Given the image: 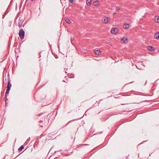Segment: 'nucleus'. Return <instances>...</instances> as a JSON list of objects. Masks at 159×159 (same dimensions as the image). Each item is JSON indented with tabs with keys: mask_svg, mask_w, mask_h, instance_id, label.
I'll list each match as a JSON object with an SVG mask.
<instances>
[{
	"mask_svg": "<svg viewBox=\"0 0 159 159\" xmlns=\"http://www.w3.org/2000/svg\"><path fill=\"white\" fill-rule=\"evenodd\" d=\"M19 37L21 39H23L24 38L25 32L22 29H20L19 33Z\"/></svg>",
	"mask_w": 159,
	"mask_h": 159,
	"instance_id": "f257e3e1",
	"label": "nucleus"
},
{
	"mask_svg": "<svg viewBox=\"0 0 159 159\" xmlns=\"http://www.w3.org/2000/svg\"><path fill=\"white\" fill-rule=\"evenodd\" d=\"M118 31V29L116 28H112L111 30V32L112 34H116Z\"/></svg>",
	"mask_w": 159,
	"mask_h": 159,
	"instance_id": "f03ea898",
	"label": "nucleus"
},
{
	"mask_svg": "<svg viewBox=\"0 0 159 159\" xmlns=\"http://www.w3.org/2000/svg\"><path fill=\"white\" fill-rule=\"evenodd\" d=\"M23 22V20L22 19L20 20L18 23V26L20 28H21L22 26V24Z\"/></svg>",
	"mask_w": 159,
	"mask_h": 159,
	"instance_id": "7ed1b4c3",
	"label": "nucleus"
},
{
	"mask_svg": "<svg viewBox=\"0 0 159 159\" xmlns=\"http://www.w3.org/2000/svg\"><path fill=\"white\" fill-rule=\"evenodd\" d=\"M109 18L108 17H106L105 18H104V21L103 22V23L107 24L108 22V20H109Z\"/></svg>",
	"mask_w": 159,
	"mask_h": 159,
	"instance_id": "20e7f679",
	"label": "nucleus"
},
{
	"mask_svg": "<svg viewBox=\"0 0 159 159\" xmlns=\"http://www.w3.org/2000/svg\"><path fill=\"white\" fill-rule=\"evenodd\" d=\"M154 20L156 23H158L159 22V16H155Z\"/></svg>",
	"mask_w": 159,
	"mask_h": 159,
	"instance_id": "39448f33",
	"label": "nucleus"
},
{
	"mask_svg": "<svg viewBox=\"0 0 159 159\" xmlns=\"http://www.w3.org/2000/svg\"><path fill=\"white\" fill-rule=\"evenodd\" d=\"M121 40L125 43H127L128 42V39L127 38H122L121 39Z\"/></svg>",
	"mask_w": 159,
	"mask_h": 159,
	"instance_id": "423d86ee",
	"label": "nucleus"
},
{
	"mask_svg": "<svg viewBox=\"0 0 159 159\" xmlns=\"http://www.w3.org/2000/svg\"><path fill=\"white\" fill-rule=\"evenodd\" d=\"M129 25L128 24H125L123 26L124 28L125 29H128L129 27Z\"/></svg>",
	"mask_w": 159,
	"mask_h": 159,
	"instance_id": "0eeeda50",
	"label": "nucleus"
},
{
	"mask_svg": "<svg viewBox=\"0 0 159 159\" xmlns=\"http://www.w3.org/2000/svg\"><path fill=\"white\" fill-rule=\"evenodd\" d=\"M148 49L149 51H153L154 48L153 47L149 46L148 47Z\"/></svg>",
	"mask_w": 159,
	"mask_h": 159,
	"instance_id": "6e6552de",
	"label": "nucleus"
},
{
	"mask_svg": "<svg viewBox=\"0 0 159 159\" xmlns=\"http://www.w3.org/2000/svg\"><path fill=\"white\" fill-rule=\"evenodd\" d=\"M100 52V50L99 49H98L95 51V54L97 55H99Z\"/></svg>",
	"mask_w": 159,
	"mask_h": 159,
	"instance_id": "1a4fd4ad",
	"label": "nucleus"
},
{
	"mask_svg": "<svg viewBox=\"0 0 159 159\" xmlns=\"http://www.w3.org/2000/svg\"><path fill=\"white\" fill-rule=\"evenodd\" d=\"M11 86V84L10 83V81H8L7 88H9V89H10Z\"/></svg>",
	"mask_w": 159,
	"mask_h": 159,
	"instance_id": "9d476101",
	"label": "nucleus"
},
{
	"mask_svg": "<svg viewBox=\"0 0 159 159\" xmlns=\"http://www.w3.org/2000/svg\"><path fill=\"white\" fill-rule=\"evenodd\" d=\"M154 38L156 39H158L159 38V32H157L155 34Z\"/></svg>",
	"mask_w": 159,
	"mask_h": 159,
	"instance_id": "9b49d317",
	"label": "nucleus"
},
{
	"mask_svg": "<svg viewBox=\"0 0 159 159\" xmlns=\"http://www.w3.org/2000/svg\"><path fill=\"white\" fill-rule=\"evenodd\" d=\"M91 0H87L86 1L87 4L90 6L91 5Z\"/></svg>",
	"mask_w": 159,
	"mask_h": 159,
	"instance_id": "f8f14e48",
	"label": "nucleus"
},
{
	"mask_svg": "<svg viewBox=\"0 0 159 159\" xmlns=\"http://www.w3.org/2000/svg\"><path fill=\"white\" fill-rule=\"evenodd\" d=\"M65 21L68 24L70 23L71 22L69 18H66L65 19Z\"/></svg>",
	"mask_w": 159,
	"mask_h": 159,
	"instance_id": "ddd939ff",
	"label": "nucleus"
},
{
	"mask_svg": "<svg viewBox=\"0 0 159 159\" xmlns=\"http://www.w3.org/2000/svg\"><path fill=\"white\" fill-rule=\"evenodd\" d=\"M24 146L23 145H22L20 148L18 149L19 151L20 152L24 148Z\"/></svg>",
	"mask_w": 159,
	"mask_h": 159,
	"instance_id": "4468645a",
	"label": "nucleus"
},
{
	"mask_svg": "<svg viewBox=\"0 0 159 159\" xmlns=\"http://www.w3.org/2000/svg\"><path fill=\"white\" fill-rule=\"evenodd\" d=\"M93 5H94V6H97L99 5V3L98 1H97V2H95L94 3Z\"/></svg>",
	"mask_w": 159,
	"mask_h": 159,
	"instance_id": "2eb2a0df",
	"label": "nucleus"
},
{
	"mask_svg": "<svg viewBox=\"0 0 159 159\" xmlns=\"http://www.w3.org/2000/svg\"><path fill=\"white\" fill-rule=\"evenodd\" d=\"M10 90V89L7 88L6 91V94H8L9 92V91Z\"/></svg>",
	"mask_w": 159,
	"mask_h": 159,
	"instance_id": "dca6fc26",
	"label": "nucleus"
},
{
	"mask_svg": "<svg viewBox=\"0 0 159 159\" xmlns=\"http://www.w3.org/2000/svg\"><path fill=\"white\" fill-rule=\"evenodd\" d=\"M116 10L117 11H119L120 10V7L118 6H117L116 7Z\"/></svg>",
	"mask_w": 159,
	"mask_h": 159,
	"instance_id": "f3484780",
	"label": "nucleus"
},
{
	"mask_svg": "<svg viewBox=\"0 0 159 159\" xmlns=\"http://www.w3.org/2000/svg\"><path fill=\"white\" fill-rule=\"evenodd\" d=\"M7 95L6 94L5 95V98L6 99V100L5 101L6 103V100H7Z\"/></svg>",
	"mask_w": 159,
	"mask_h": 159,
	"instance_id": "a211bd4d",
	"label": "nucleus"
},
{
	"mask_svg": "<svg viewBox=\"0 0 159 159\" xmlns=\"http://www.w3.org/2000/svg\"><path fill=\"white\" fill-rule=\"evenodd\" d=\"M73 0H69V2H70V3H72L73 2Z\"/></svg>",
	"mask_w": 159,
	"mask_h": 159,
	"instance_id": "6ab92c4d",
	"label": "nucleus"
},
{
	"mask_svg": "<svg viewBox=\"0 0 159 159\" xmlns=\"http://www.w3.org/2000/svg\"><path fill=\"white\" fill-rule=\"evenodd\" d=\"M116 14V13H113V15H115Z\"/></svg>",
	"mask_w": 159,
	"mask_h": 159,
	"instance_id": "aec40b11",
	"label": "nucleus"
},
{
	"mask_svg": "<svg viewBox=\"0 0 159 159\" xmlns=\"http://www.w3.org/2000/svg\"><path fill=\"white\" fill-rule=\"evenodd\" d=\"M31 0V1H34V0Z\"/></svg>",
	"mask_w": 159,
	"mask_h": 159,
	"instance_id": "412c9836",
	"label": "nucleus"
},
{
	"mask_svg": "<svg viewBox=\"0 0 159 159\" xmlns=\"http://www.w3.org/2000/svg\"><path fill=\"white\" fill-rule=\"evenodd\" d=\"M158 51L159 52V49L158 50Z\"/></svg>",
	"mask_w": 159,
	"mask_h": 159,
	"instance_id": "4be33fe9",
	"label": "nucleus"
}]
</instances>
